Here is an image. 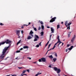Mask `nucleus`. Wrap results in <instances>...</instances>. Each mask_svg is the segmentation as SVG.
<instances>
[{
	"label": "nucleus",
	"instance_id": "nucleus-53",
	"mask_svg": "<svg viewBox=\"0 0 76 76\" xmlns=\"http://www.w3.org/2000/svg\"><path fill=\"white\" fill-rule=\"evenodd\" d=\"M37 63L36 62H33V63Z\"/></svg>",
	"mask_w": 76,
	"mask_h": 76
},
{
	"label": "nucleus",
	"instance_id": "nucleus-58",
	"mask_svg": "<svg viewBox=\"0 0 76 76\" xmlns=\"http://www.w3.org/2000/svg\"><path fill=\"white\" fill-rule=\"evenodd\" d=\"M58 76H60V74H58Z\"/></svg>",
	"mask_w": 76,
	"mask_h": 76
},
{
	"label": "nucleus",
	"instance_id": "nucleus-59",
	"mask_svg": "<svg viewBox=\"0 0 76 76\" xmlns=\"http://www.w3.org/2000/svg\"><path fill=\"white\" fill-rule=\"evenodd\" d=\"M63 22H61L62 24H63Z\"/></svg>",
	"mask_w": 76,
	"mask_h": 76
},
{
	"label": "nucleus",
	"instance_id": "nucleus-21",
	"mask_svg": "<svg viewBox=\"0 0 76 76\" xmlns=\"http://www.w3.org/2000/svg\"><path fill=\"white\" fill-rule=\"evenodd\" d=\"M40 34H41V36H43V35H44L43 34H44V32L43 31L41 32Z\"/></svg>",
	"mask_w": 76,
	"mask_h": 76
},
{
	"label": "nucleus",
	"instance_id": "nucleus-31",
	"mask_svg": "<svg viewBox=\"0 0 76 76\" xmlns=\"http://www.w3.org/2000/svg\"><path fill=\"white\" fill-rule=\"evenodd\" d=\"M27 58H28V59H29V60H31V58H30V57H27Z\"/></svg>",
	"mask_w": 76,
	"mask_h": 76
},
{
	"label": "nucleus",
	"instance_id": "nucleus-20",
	"mask_svg": "<svg viewBox=\"0 0 76 76\" xmlns=\"http://www.w3.org/2000/svg\"><path fill=\"white\" fill-rule=\"evenodd\" d=\"M67 23H68V21H66L65 23V25L66 26H67Z\"/></svg>",
	"mask_w": 76,
	"mask_h": 76
},
{
	"label": "nucleus",
	"instance_id": "nucleus-40",
	"mask_svg": "<svg viewBox=\"0 0 76 76\" xmlns=\"http://www.w3.org/2000/svg\"><path fill=\"white\" fill-rule=\"evenodd\" d=\"M72 33V32L71 31H70L69 32V33H68V34H70Z\"/></svg>",
	"mask_w": 76,
	"mask_h": 76
},
{
	"label": "nucleus",
	"instance_id": "nucleus-63",
	"mask_svg": "<svg viewBox=\"0 0 76 76\" xmlns=\"http://www.w3.org/2000/svg\"><path fill=\"white\" fill-rule=\"evenodd\" d=\"M51 18H52V17H51Z\"/></svg>",
	"mask_w": 76,
	"mask_h": 76
},
{
	"label": "nucleus",
	"instance_id": "nucleus-56",
	"mask_svg": "<svg viewBox=\"0 0 76 76\" xmlns=\"http://www.w3.org/2000/svg\"><path fill=\"white\" fill-rule=\"evenodd\" d=\"M21 28H23V27L22 26V27H21Z\"/></svg>",
	"mask_w": 76,
	"mask_h": 76
},
{
	"label": "nucleus",
	"instance_id": "nucleus-15",
	"mask_svg": "<svg viewBox=\"0 0 76 76\" xmlns=\"http://www.w3.org/2000/svg\"><path fill=\"white\" fill-rule=\"evenodd\" d=\"M29 48V47L27 46H26L23 47V48H24V49L26 48Z\"/></svg>",
	"mask_w": 76,
	"mask_h": 76
},
{
	"label": "nucleus",
	"instance_id": "nucleus-32",
	"mask_svg": "<svg viewBox=\"0 0 76 76\" xmlns=\"http://www.w3.org/2000/svg\"><path fill=\"white\" fill-rule=\"evenodd\" d=\"M20 50H18L16 52V53H20Z\"/></svg>",
	"mask_w": 76,
	"mask_h": 76
},
{
	"label": "nucleus",
	"instance_id": "nucleus-10",
	"mask_svg": "<svg viewBox=\"0 0 76 76\" xmlns=\"http://www.w3.org/2000/svg\"><path fill=\"white\" fill-rule=\"evenodd\" d=\"M75 38H76V36L74 35L73 37L72 38V40L71 41V42H73L75 41Z\"/></svg>",
	"mask_w": 76,
	"mask_h": 76
},
{
	"label": "nucleus",
	"instance_id": "nucleus-38",
	"mask_svg": "<svg viewBox=\"0 0 76 76\" xmlns=\"http://www.w3.org/2000/svg\"><path fill=\"white\" fill-rule=\"evenodd\" d=\"M21 32L22 33V34H23V30L21 31Z\"/></svg>",
	"mask_w": 76,
	"mask_h": 76
},
{
	"label": "nucleus",
	"instance_id": "nucleus-3",
	"mask_svg": "<svg viewBox=\"0 0 76 76\" xmlns=\"http://www.w3.org/2000/svg\"><path fill=\"white\" fill-rule=\"evenodd\" d=\"M59 36H58L57 37V39H58V41L57 42H56L55 44V45H56L57 44L59 43V44L58 45V47H59V45H60V44H62V45H63L64 44V43H63L61 42V41H60V39H59Z\"/></svg>",
	"mask_w": 76,
	"mask_h": 76
},
{
	"label": "nucleus",
	"instance_id": "nucleus-50",
	"mask_svg": "<svg viewBox=\"0 0 76 76\" xmlns=\"http://www.w3.org/2000/svg\"><path fill=\"white\" fill-rule=\"evenodd\" d=\"M25 26V24H24L23 25V27Z\"/></svg>",
	"mask_w": 76,
	"mask_h": 76
},
{
	"label": "nucleus",
	"instance_id": "nucleus-9",
	"mask_svg": "<svg viewBox=\"0 0 76 76\" xmlns=\"http://www.w3.org/2000/svg\"><path fill=\"white\" fill-rule=\"evenodd\" d=\"M71 24H72V23L69 22V23H68L67 24V26H68V27H67V29H68V28L69 30L70 29V25H71Z\"/></svg>",
	"mask_w": 76,
	"mask_h": 76
},
{
	"label": "nucleus",
	"instance_id": "nucleus-49",
	"mask_svg": "<svg viewBox=\"0 0 76 76\" xmlns=\"http://www.w3.org/2000/svg\"><path fill=\"white\" fill-rule=\"evenodd\" d=\"M47 28H50V27L49 26H47Z\"/></svg>",
	"mask_w": 76,
	"mask_h": 76
},
{
	"label": "nucleus",
	"instance_id": "nucleus-36",
	"mask_svg": "<svg viewBox=\"0 0 76 76\" xmlns=\"http://www.w3.org/2000/svg\"><path fill=\"white\" fill-rule=\"evenodd\" d=\"M18 68L19 69H22V67H18Z\"/></svg>",
	"mask_w": 76,
	"mask_h": 76
},
{
	"label": "nucleus",
	"instance_id": "nucleus-19",
	"mask_svg": "<svg viewBox=\"0 0 76 76\" xmlns=\"http://www.w3.org/2000/svg\"><path fill=\"white\" fill-rule=\"evenodd\" d=\"M21 75L22 76H24V75H26V76H27V75L26 74H23V73L22 74H21Z\"/></svg>",
	"mask_w": 76,
	"mask_h": 76
},
{
	"label": "nucleus",
	"instance_id": "nucleus-34",
	"mask_svg": "<svg viewBox=\"0 0 76 76\" xmlns=\"http://www.w3.org/2000/svg\"><path fill=\"white\" fill-rule=\"evenodd\" d=\"M26 71H27L28 72V73H29V69H27L26 70Z\"/></svg>",
	"mask_w": 76,
	"mask_h": 76
},
{
	"label": "nucleus",
	"instance_id": "nucleus-55",
	"mask_svg": "<svg viewBox=\"0 0 76 76\" xmlns=\"http://www.w3.org/2000/svg\"><path fill=\"white\" fill-rule=\"evenodd\" d=\"M51 36H52V35H51L50 36V37H51Z\"/></svg>",
	"mask_w": 76,
	"mask_h": 76
},
{
	"label": "nucleus",
	"instance_id": "nucleus-54",
	"mask_svg": "<svg viewBox=\"0 0 76 76\" xmlns=\"http://www.w3.org/2000/svg\"><path fill=\"white\" fill-rule=\"evenodd\" d=\"M60 44L62 46H63V45H62V44H60Z\"/></svg>",
	"mask_w": 76,
	"mask_h": 76
},
{
	"label": "nucleus",
	"instance_id": "nucleus-39",
	"mask_svg": "<svg viewBox=\"0 0 76 76\" xmlns=\"http://www.w3.org/2000/svg\"><path fill=\"white\" fill-rule=\"evenodd\" d=\"M55 56H56V57H57V53H56L55 54Z\"/></svg>",
	"mask_w": 76,
	"mask_h": 76
},
{
	"label": "nucleus",
	"instance_id": "nucleus-29",
	"mask_svg": "<svg viewBox=\"0 0 76 76\" xmlns=\"http://www.w3.org/2000/svg\"><path fill=\"white\" fill-rule=\"evenodd\" d=\"M34 31H37V28H34Z\"/></svg>",
	"mask_w": 76,
	"mask_h": 76
},
{
	"label": "nucleus",
	"instance_id": "nucleus-14",
	"mask_svg": "<svg viewBox=\"0 0 76 76\" xmlns=\"http://www.w3.org/2000/svg\"><path fill=\"white\" fill-rule=\"evenodd\" d=\"M54 29H53V28H51V31H52L51 33H54Z\"/></svg>",
	"mask_w": 76,
	"mask_h": 76
},
{
	"label": "nucleus",
	"instance_id": "nucleus-6",
	"mask_svg": "<svg viewBox=\"0 0 76 76\" xmlns=\"http://www.w3.org/2000/svg\"><path fill=\"white\" fill-rule=\"evenodd\" d=\"M35 38L34 40V41H38V39L39 38V37L37 35H35Z\"/></svg>",
	"mask_w": 76,
	"mask_h": 76
},
{
	"label": "nucleus",
	"instance_id": "nucleus-37",
	"mask_svg": "<svg viewBox=\"0 0 76 76\" xmlns=\"http://www.w3.org/2000/svg\"><path fill=\"white\" fill-rule=\"evenodd\" d=\"M41 27H39L38 30H40V29H41Z\"/></svg>",
	"mask_w": 76,
	"mask_h": 76
},
{
	"label": "nucleus",
	"instance_id": "nucleus-18",
	"mask_svg": "<svg viewBox=\"0 0 76 76\" xmlns=\"http://www.w3.org/2000/svg\"><path fill=\"white\" fill-rule=\"evenodd\" d=\"M41 73H38L37 74H36L35 76H38V75H41Z\"/></svg>",
	"mask_w": 76,
	"mask_h": 76
},
{
	"label": "nucleus",
	"instance_id": "nucleus-22",
	"mask_svg": "<svg viewBox=\"0 0 76 76\" xmlns=\"http://www.w3.org/2000/svg\"><path fill=\"white\" fill-rule=\"evenodd\" d=\"M56 60H57V59L56 58H53V60L54 62H56Z\"/></svg>",
	"mask_w": 76,
	"mask_h": 76
},
{
	"label": "nucleus",
	"instance_id": "nucleus-2",
	"mask_svg": "<svg viewBox=\"0 0 76 76\" xmlns=\"http://www.w3.org/2000/svg\"><path fill=\"white\" fill-rule=\"evenodd\" d=\"M12 41H11V40L7 39L5 42L0 43V46L1 45H3V44H4L5 43H6V44H10V45H11V44H12Z\"/></svg>",
	"mask_w": 76,
	"mask_h": 76
},
{
	"label": "nucleus",
	"instance_id": "nucleus-24",
	"mask_svg": "<svg viewBox=\"0 0 76 76\" xmlns=\"http://www.w3.org/2000/svg\"><path fill=\"white\" fill-rule=\"evenodd\" d=\"M26 72V70H24L23 71L22 73H25V72Z\"/></svg>",
	"mask_w": 76,
	"mask_h": 76
},
{
	"label": "nucleus",
	"instance_id": "nucleus-41",
	"mask_svg": "<svg viewBox=\"0 0 76 76\" xmlns=\"http://www.w3.org/2000/svg\"><path fill=\"white\" fill-rule=\"evenodd\" d=\"M23 50V48H21L20 49V51H21V50Z\"/></svg>",
	"mask_w": 76,
	"mask_h": 76
},
{
	"label": "nucleus",
	"instance_id": "nucleus-45",
	"mask_svg": "<svg viewBox=\"0 0 76 76\" xmlns=\"http://www.w3.org/2000/svg\"><path fill=\"white\" fill-rule=\"evenodd\" d=\"M51 44H49L48 46V47H50V46H51Z\"/></svg>",
	"mask_w": 76,
	"mask_h": 76
},
{
	"label": "nucleus",
	"instance_id": "nucleus-35",
	"mask_svg": "<svg viewBox=\"0 0 76 76\" xmlns=\"http://www.w3.org/2000/svg\"><path fill=\"white\" fill-rule=\"evenodd\" d=\"M70 37V34H68V37Z\"/></svg>",
	"mask_w": 76,
	"mask_h": 76
},
{
	"label": "nucleus",
	"instance_id": "nucleus-28",
	"mask_svg": "<svg viewBox=\"0 0 76 76\" xmlns=\"http://www.w3.org/2000/svg\"><path fill=\"white\" fill-rule=\"evenodd\" d=\"M57 29H58L60 28V25H58L57 26Z\"/></svg>",
	"mask_w": 76,
	"mask_h": 76
},
{
	"label": "nucleus",
	"instance_id": "nucleus-43",
	"mask_svg": "<svg viewBox=\"0 0 76 76\" xmlns=\"http://www.w3.org/2000/svg\"><path fill=\"white\" fill-rule=\"evenodd\" d=\"M67 50H68L67 49H66V50H65L66 52H67Z\"/></svg>",
	"mask_w": 76,
	"mask_h": 76
},
{
	"label": "nucleus",
	"instance_id": "nucleus-11",
	"mask_svg": "<svg viewBox=\"0 0 76 76\" xmlns=\"http://www.w3.org/2000/svg\"><path fill=\"white\" fill-rule=\"evenodd\" d=\"M56 45H54L53 46V48L50 49L48 50V51H50V50H54V49L55 48H56Z\"/></svg>",
	"mask_w": 76,
	"mask_h": 76
},
{
	"label": "nucleus",
	"instance_id": "nucleus-12",
	"mask_svg": "<svg viewBox=\"0 0 76 76\" xmlns=\"http://www.w3.org/2000/svg\"><path fill=\"white\" fill-rule=\"evenodd\" d=\"M32 37L29 36H28V37L27 38V39H32Z\"/></svg>",
	"mask_w": 76,
	"mask_h": 76
},
{
	"label": "nucleus",
	"instance_id": "nucleus-13",
	"mask_svg": "<svg viewBox=\"0 0 76 76\" xmlns=\"http://www.w3.org/2000/svg\"><path fill=\"white\" fill-rule=\"evenodd\" d=\"M73 48V46H72L70 48H69L68 49L70 51V50H71L72 49V48Z\"/></svg>",
	"mask_w": 76,
	"mask_h": 76
},
{
	"label": "nucleus",
	"instance_id": "nucleus-1",
	"mask_svg": "<svg viewBox=\"0 0 76 76\" xmlns=\"http://www.w3.org/2000/svg\"><path fill=\"white\" fill-rule=\"evenodd\" d=\"M9 47V46L8 47H5L3 50V51L2 52V54L1 56H0V59H2L4 57V55H5V53H6V51L7 50Z\"/></svg>",
	"mask_w": 76,
	"mask_h": 76
},
{
	"label": "nucleus",
	"instance_id": "nucleus-25",
	"mask_svg": "<svg viewBox=\"0 0 76 76\" xmlns=\"http://www.w3.org/2000/svg\"><path fill=\"white\" fill-rule=\"evenodd\" d=\"M21 42V40H19V41L17 43V45H18V44H19V43H20V42Z\"/></svg>",
	"mask_w": 76,
	"mask_h": 76
},
{
	"label": "nucleus",
	"instance_id": "nucleus-60",
	"mask_svg": "<svg viewBox=\"0 0 76 76\" xmlns=\"http://www.w3.org/2000/svg\"><path fill=\"white\" fill-rule=\"evenodd\" d=\"M50 48V47L49 46L48 48Z\"/></svg>",
	"mask_w": 76,
	"mask_h": 76
},
{
	"label": "nucleus",
	"instance_id": "nucleus-46",
	"mask_svg": "<svg viewBox=\"0 0 76 76\" xmlns=\"http://www.w3.org/2000/svg\"><path fill=\"white\" fill-rule=\"evenodd\" d=\"M39 44L40 46H41V43H40Z\"/></svg>",
	"mask_w": 76,
	"mask_h": 76
},
{
	"label": "nucleus",
	"instance_id": "nucleus-44",
	"mask_svg": "<svg viewBox=\"0 0 76 76\" xmlns=\"http://www.w3.org/2000/svg\"><path fill=\"white\" fill-rule=\"evenodd\" d=\"M48 45V43H46L45 45V47L47 46Z\"/></svg>",
	"mask_w": 76,
	"mask_h": 76
},
{
	"label": "nucleus",
	"instance_id": "nucleus-61",
	"mask_svg": "<svg viewBox=\"0 0 76 76\" xmlns=\"http://www.w3.org/2000/svg\"><path fill=\"white\" fill-rule=\"evenodd\" d=\"M15 59H17V58H15Z\"/></svg>",
	"mask_w": 76,
	"mask_h": 76
},
{
	"label": "nucleus",
	"instance_id": "nucleus-62",
	"mask_svg": "<svg viewBox=\"0 0 76 76\" xmlns=\"http://www.w3.org/2000/svg\"><path fill=\"white\" fill-rule=\"evenodd\" d=\"M37 64H38V63L37 62Z\"/></svg>",
	"mask_w": 76,
	"mask_h": 76
},
{
	"label": "nucleus",
	"instance_id": "nucleus-48",
	"mask_svg": "<svg viewBox=\"0 0 76 76\" xmlns=\"http://www.w3.org/2000/svg\"><path fill=\"white\" fill-rule=\"evenodd\" d=\"M30 24H31V23H29L28 25H30Z\"/></svg>",
	"mask_w": 76,
	"mask_h": 76
},
{
	"label": "nucleus",
	"instance_id": "nucleus-42",
	"mask_svg": "<svg viewBox=\"0 0 76 76\" xmlns=\"http://www.w3.org/2000/svg\"><path fill=\"white\" fill-rule=\"evenodd\" d=\"M70 45H67V47H69V46Z\"/></svg>",
	"mask_w": 76,
	"mask_h": 76
},
{
	"label": "nucleus",
	"instance_id": "nucleus-52",
	"mask_svg": "<svg viewBox=\"0 0 76 76\" xmlns=\"http://www.w3.org/2000/svg\"><path fill=\"white\" fill-rule=\"evenodd\" d=\"M25 26H28V25H26L25 24Z\"/></svg>",
	"mask_w": 76,
	"mask_h": 76
},
{
	"label": "nucleus",
	"instance_id": "nucleus-30",
	"mask_svg": "<svg viewBox=\"0 0 76 76\" xmlns=\"http://www.w3.org/2000/svg\"><path fill=\"white\" fill-rule=\"evenodd\" d=\"M29 35H31V36L32 37H34V35H33V34H30Z\"/></svg>",
	"mask_w": 76,
	"mask_h": 76
},
{
	"label": "nucleus",
	"instance_id": "nucleus-16",
	"mask_svg": "<svg viewBox=\"0 0 76 76\" xmlns=\"http://www.w3.org/2000/svg\"><path fill=\"white\" fill-rule=\"evenodd\" d=\"M48 57L50 58H53V56L52 55L50 56H49Z\"/></svg>",
	"mask_w": 76,
	"mask_h": 76
},
{
	"label": "nucleus",
	"instance_id": "nucleus-51",
	"mask_svg": "<svg viewBox=\"0 0 76 76\" xmlns=\"http://www.w3.org/2000/svg\"><path fill=\"white\" fill-rule=\"evenodd\" d=\"M49 43V41H48V42H47V44H48V43Z\"/></svg>",
	"mask_w": 76,
	"mask_h": 76
},
{
	"label": "nucleus",
	"instance_id": "nucleus-33",
	"mask_svg": "<svg viewBox=\"0 0 76 76\" xmlns=\"http://www.w3.org/2000/svg\"><path fill=\"white\" fill-rule=\"evenodd\" d=\"M3 24L1 23H0V25H1L2 26V25H3Z\"/></svg>",
	"mask_w": 76,
	"mask_h": 76
},
{
	"label": "nucleus",
	"instance_id": "nucleus-26",
	"mask_svg": "<svg viewBox=\"0 0 76 76\" xmlns=\"http://www.w3.org/2000/svg\"><path fill=\"white\" fill-rule=\"evenodd\" d=\"M36 47L37 48H38V47H39V45H37L36 46Z\"/></svg>",
	"mask_w": 76,
	"mask_h": 76
},
{
	"label": "nucleus",
	"instance_id": "nucleus-7",
	"mask_svg": "<svg viewBox=\"0 0 76 76\" xmlns=\"http://www.w3.org/2000/svg\"><path fill=\"white\" fill-rule=\"evenodd\" d=\"M55 19H56V17L52 18V19L50 20V22H54Z\"/></svg>",
	"mask_w": 76,
	"mask_h": 76
},
{
	"label": "nucleus",
	"instance_id": "nucleus-8",
	"mask_svg": "<svg viewBox=\"0 0 76 76\" xmlns=\"http://www.w3.org/2000/svg\"><path fill=\"white\" fill-rule=\"evenodd\" d=\"M20 30H18L17 31V35H18V38H20V36H19V34H20Z\"/></svg>",
	"mask_w": 76,
	"mask_h": 76
},
{
	"label": "nucleus",
	"instance_id": "nucleus-47",
	"mask_svg": "<svg viewBox=\"0 0 76 76\" xmlns=\"http://www.w3.org/2000/svg\"><path fill=\"white\" fill-rule=\"evenodd\" d=\"M49 67H51V65H50L49 66Z\"/></svg>",
	"mask_w": 76,
	"mask_h": 76
},
{
	"label": "nucleus",
	"instance_id": "nucleus-23",
	"mask_svg": "<svg viewBox=\"0 0 76 76\" xmlns=\"http://www.w3.org/2000/svg\"><path fill=\"white\" fill-rule=\"evenodd\" d=\"M39 22H40V23L41 24V25H43V22H42V21L39 20Z\"/></svg>",
	"mask_w": 76,
	"mask_h": 76
},
{
	"label": "nucleus",
	"instance_id": "nucleus-27",
	"mask_svg": "<svg viewBox=\"0 0 76 76\" xmlns=\"http://www.w3.org/2000/svg\"><path fill=\"white\" fill-rule=\"evenodd\" d=\"M41 27H42V29H44V26L42 25Z\"/></svg>",
	"mask_w": 76,
	"mask_h": 76
},
{
	"label": "nucleus",
	"instance_id": "nucleus-17",
	"mask_svg": "<svg viewBox=\"0 0 76 76\" xmlns=\"http://www.w3.org/2000/svg\"><path fill=\"white\" fill-rule=\"evenodd\" d=\"M34 34V32L32 31L31 30L30 32V33H29V34L31 35V34Z\"/></svg>",
	"mask_w": 76,
	"mask_h": 76
},
{
	"label": "nucleus",
	"instance_id": "nucleus-4",
	"mask_svg": "<svg viewBox=\"0 0 76 76\" xmlns=\"http://www.w3.org/2000/svg\"><path fill=\"white\" fill-rule=\"evenodd\" d=\"M54 69L56 71H57V73L58 74V73H60V72H61V70H60V69H58L56 67H55L54 68Z\"/></svg>",
	"mask_w": 76,
	"mask_h": 76
},
{
	"label": "nucleus",
	"instance_id": "nucleus-57",
	"mask_svg": "<svg viewBox=\"0 0 76 76\" xmlns=\"http://www.w3.org/2000/svg\"><path fill=\"white\" fill-rule=\"evenodd\" d=\"M48 53V51H47V53H46V54H47Z\"/></svg>",
	"mask_w": 76,
	"mask_h": 76
},
{
	"label": "nucleus",
	"instance_id": "nucleus-5",
	"mask_svg": "<svg viewBox=\"0 0 76 76\" xmlns=\"http://www.w3.org/2000/svg\"><path fill=\"white\" fill-rule=\"evenodd\" d=\"M46 61V59L45 58H42L40 59L39 60V62H41V61H43V62H45Z\"/></svg>",
	"mask_w": 76,
	"mask_h": 76
}]
</instances>
